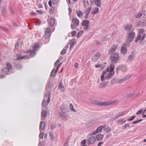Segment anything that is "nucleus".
Listing matches in <instances>:
<instances>
[{
  "label": "nucleus",
  "mask_w": 146,
  "mask_h": 146,
  "mask_svg": "<svg viewBox=\"0 0 146 146\" xmlns=\"http://www.w3.org/2000/svg\"><path fill=\"white\" fill-rule=\"evenodd\" d=\"M115 66L113 64H111L110 66L108 68L107 70L108 72H110L108 73L106 77V79L108 80L112 77L115 73L114 69Z\"/></svg>",
  "instance_id": "obj_1"
},
{
  "label": "nucleus",
  "mask_w": 146,
  "mask_h": 146,
  "mask_svg": "<svg viewBox=\"0 0 146 146\" xmlns=\"http://www.w3.org/2000/svg\"><path fill=\"white\" fill-rule=\"evenodd\" d=\"M50 92L48 91L46 92L42 103V105L44 107L48 105L50 102Z\"/></svg>",
  "instance_id": "obj_2"
},
{
  "label": "nucleus",
  "mask_w": 146,
  "mask_h": 146,
  "mask_svg": "<svg viewBox=\"0 0 146 146\" xmlns=\"http://www.w3.org/2000/svg\"><path fill=\"white\" fill-rule=\"evenodd\" d=\"M6 64V67L3 68L2 69V71L3 73L7 74L9 72L10 70L12 69V66L10 62H7Z\"/></svg>",
  "instance_id": "obj_3"
},
{
  "label": "nucleus",
  "mask_w": 146,
  "mask_h": 146,
  "mask_svg": "<svg viewBox=\"0 0 146 146\" xmlns=\"http://www.w3.org/2000/svg\"><path fill=\"white\" fill-rule=\"evenodd\" d=\"M119 58V55L117 53L111 54L110 59L111 60V64H115L118 62V60Z\"/></svg>",
  "instance_id": "obj_4"
},
{
  "label": "nucleus",
  "mask_w": 146,
  "mask_h": 146,
  "mask_svg": "<svg viewBox=\"0 0 146 146\" xmlns=\"http://www.w3.org/2000/svg\"><path fill=\"white\" fill-rule=\"evenodd\" d=\"M72 22L73 24L71 25V28L72 29H74V27H76L79 25V20L76 18H73L72 19Z\"/></svg>",
  "instance_id": "obj_5"
},
{
  "label": "nucleus",
  "mask_w": 146,
  "mask_h": 146,
  "mask_svg": "<svg viewBox=\"0 0 146 146\" xmlns=\"http://www.w3.org/2000/svg\"><path fill=\"white\" fill-rule=\"evenodd\" d=\"M119 70H121L123 72H126L127 71L128 68L127 67L125 66L119 65L116 68V72L117 73H118V71Z\"/></svg>",
  "instance_id": "obj_6"
},
{
  "label": "nucleus",
  "mask_w": 146,
  "mask_h": 146,
  "mask_svg": "<svg viewBox=\"0 0 146 146\" xmlns=\"http://www.w3.org/2000/svg\"><path fill=\"white\" fill-rule=\"evenodd\" d=\"M103 126H100L98 127L96 130L93 131L89 133V136H92L95 135L99 132H100L102 129L103 128Z\"/></svg>",
  "instance_id": "obj_7"
},
{
  "label": "nucleus",
  "mask_w": 146,
  "mask_h": 146,
  "mask_svg": "<svg viewBox=\"0 0 146 146\" xmlns=\"http://www.w3.org/2000/svg\"><path fill=\"white\" fill-rule=\"evenodd\" d=\"M131 75H128L127 76H125L123 77H122L121 78L119 79L118 80V82L119 84H121V83L124 82L126 80L129 79L131 77Z\"/></svg>",
  "instance_id": "obj_8"
},
{
  "label": "nucleus",
  "mask_w": 146,
  "mask_h": 146,
  "mask_svg": "<svg viewBox=\"0 0 146 146\" xmlns=\"http://www.w3.org/2000/svg\"><path fill=\"white\" fill-rule=\"evenodd\" d=\"M96 141V139L95 137L92 136L89 137L87 140L88 143L90 145L93 144Z\"/></svg>",
  "instance_id": "obj_9"
},
{
  "label": "nucleus",
  "mask_w": 146,
  "mask_h": 146,
  "mask_svg": "<svg viewBox=\"0 0 146 146\" xmlns=\"http://www.w3.org/2000/svg\"><path fill=\"white\" fill-rule=\"evenodd\" d=\"M68 107L67 105H62L60 109L62 113H66L68 109Z\"/></svg>",
  "instance_id": "obj_10"
},
{
  "label": "nucleus",
  "mask_w": 146,
  "mask_h": 146,
  "mask_svg": "<svg viewBox=\"0 0 146 146\" xmlns=\"http://www.w3.org/2000/svg\"><path fill=\"white\" fill-rule=\"evenodd\" d=\"M100 56V53L99 52L97 53L95 55L92 57V60L94 62H96Z\"/></svg>",
  "instance_id": "obj_11"
},
{
  "label": "nucleus",
  "mask_w": 146,
  "mask_h": 146,
  "mask_svg": "<svg viewBox=\"0 0 146 146\" xmlns=\"http://www.w3.org/2000/svg\"><path fill=\"white\" fill-rule=\"evenodd\" d=\"M117 48V46L116 45H114L112 46L109 52V54H111L112 53L114 52Z\"/></svg>",
  "instance_id": "obj_12"
},
{
  "label": "nucleus",
  "mask_w": 146,
  "mask_h": 146,
  "mask_svg": "<svg viewBox=\"0 0 146 146\" xmlns=\"http://www.w3.org/2000/svg\"><path fill=\"white\" fill-rule=\"evenodd\" d=\"M108 82H107L105 83L102 82L100 83L99 86V88L101 89L105 88L108 85Z\"/></svg>",
  "instance_id": "obj_13"
},
{
  "label": "nucleus",
  "mask_w": 146,
  "mask_h": 146,
  "mask_svg": "<svg viewBox=\"0 0 146 146\" xmlns=\"http://www.w3.org/2000/svg\"><path fill=\"white\" fill-rule=\"evenodd\" d=\"M133 26L129 24H127L124 26L125 29L127 31H129L132 28Z\"/></svg>",
  "instance_id": "obj_14"
},
{
  "label": "nucleus",
  "mask_w": 146,
  "mask_h": 146,
  "mask_svg": "<svg viewBox=\"0 0 146 146\" xmlns=\"http://www.w3.org/2000/svg\"><path fill=\"white\" fill-rule=\"evenodd\" d=\"M91 102L93 104L97 105L99 106H102V102H100L99 101H96L95 100H93Z\"/></svg>",
  "instance_id": "obj_15"
},
{
  "label": "nucleus",
  "mask_w": 146,
  "mask_h": 146,
  "mask_svg": "<svg viewBox=\"0 0 146 146\" xmlns=\"http://www.w3.org/2000/svg\"><path fill=\"white\" fill-rule=\"evenodd\" d=\"M16 56L17 58H16V60H19L21 59H23L25 58H27L28 57L27 56L24 55L23 56H21L20 54H17L16 55Z\"/></svg>",
  "instance_id": "obj_16"
},
{
  "label": "nucleus",
  "mask_w": 146,
  "mask_h": 146,
  "mask_svg": "<svg viewBox=\"0 0 146 146\" xmlns=\"http://www.w3.org/2000/svg\"><path fill=\"white\" fill-rule=\"evenodd\" d=\"M39 44L35 43L33 45V49L34 50H37L39 48Z\"/></svg>",
  "instance_id": "obj_17"
},
{
  "label": "nucleus",
  "mask_w": 146,
  "mask_h": 146,
  "mask_svg": "<svg viewBox=\"0 0 146 146\" xmlns=\"http://www.w3.org/2000/svg\"><path fill=\"white\" fill-rule=\"evenodd\" d=\"M144 30L143 29H140L139 30V33L140 34L139 36H145L146 35L145 34H143L144 32Z\"/></svg>",
  "instance_id": "obj_18"
},
{
  "label": "nucleus",
  "mask_w": 146,
  "mask_h": 146,
  "mask_svg": "<svg viewBox=\"0 0 146 146\" xmlns=\"http://www.w3.org/2000/svg\"><path fill=\"white\" fill-rule=\"evenodd\" d=\"M135 57V56L134 54L132 53L129 56L127 59V60L131 62L134 59Z\"/></svg>",
  "instance_id": "obj_19"
},
{
  "label": "nucleus",
  "mask_w": 146,
  "mask_h": 146,
  "mask_svg": "<svg viewBox=\"0 0 146 146\" xmlns=\"http://www.w3.org/2000/svg\"><path fill=\"white\" fill-rule=\"evenodd\" d=\"M59 89L62 92H64L65 90V88L63 86H62L61 81H60L58 85Z\"/></svg>",
  "instance_id": "obj_20"
},
{
  "label": "nucleus",
  "mask_w": 146,
  "mask_h": 146,
  "mask_svg": "<svg viewBox=\"0 0 146 146\" xmlns=\"http://www.w3.org/2000/svg\"><path fill=\"white\" fill-rule=\"evenodd\" d=\"M97 140L100 141L102 140L104 137V135L101 134H98L96 136Z\"/></svg>",
  "instance_id": "obj_21"
},
{
  "label": "nucleus",
  "mask_w": 146,
  "mask_h": 146,
  "mask_svg": "<svg viewBox=\"0 0 146 146\" xmlns=\"http://www.w3.org/2000/svg\"><path fill=\"white\" fill-rule=\"evenodd\" d=\"M45 36H50V30L49 28L46 29V30L45 32Z\"/></svg>",
  "instance_id": "obj_22"
},
{
  "label": "nucleus",
  "mask_w": 146,
  "mask_h": 146,
  "mask_svg": "<svg viewBox=\"0 0 146 146\" xmlns=\"http://www.w3.org/2000/svg\"><path fill=\"white\" fill-rule=\"evenodd\" d=\"M145 37H137L136 39L135 40V42H137L138 41L140 40V43H141L143 41Z\"/></svg>",
  "instance_id": "obj_23"
},
{
  "label": "nucleus",
  "mask_w": 146,
  "mask_h": 146,
  "mask_svg": "<svg viewBox=\"0 0 146 146\" xmlns=\"http://www.w3.org/2000/svg\"><path fill=\"white\" fill-rule=\"evenodd\" d=\"M45 123L44 121H41L40 124V127L42 129H44L45 126Z\"/></svg>",
  "instance_id": "obj_24"
},
{
  "label": "nucleus",
  "mask_w": 146,
  "mask_h": 146,
  "mask_svg": "<svg viewBox=\"0 0 146 146\" xmlns=\"http://www.w3.org/2000/svg\"><path fill=\"white\" fill-rule=\"evenodd\" d=\"M99 9L98 7H95L93 9L92 13L93 14H95L98 12Z\"/></svg>",
  "instance_id": "obj_25"
},
{
  "label": "nucleus",
  "mask_w": 146,
  "mask_h": 146,
  "mask_svg": "<svg viewBox=\"0 0 146 146\" xmlns=\"http://www.w3.org/2000/svg\"><path fill=\"white\" fill-rule=\"evenodd\" d=\"M127 51L126 48L124 46H122L121 49V52L122 54H125Z\"/></svg>",
  "instance_id": "obj_26"
},
{
  "label": "nucleus",
  "mask_w": 146,
  "mask_h": 146,
  "mask_svg": "<svg viewBox=\"0 0 146 146\" xmlns=\"http://www.w3.org/2000/svg\"><path fill=\"white\" fill-rule=\"evenodd\" d=\"M89 21L88 20H84L82 23V25L84 26H89Z\"/></svg>",
  "instance_id": "obj_27"
},
{
  "label": "nucleus",
  "mask_w": 146,
  "mask_h": 146,
  "mask_svg": "<svg viewBox=\"0 0 146 146\" xmlns=\"http://www.w3.org/2000/svg\"><path fill=\"white\" fill-rule=\"evenodd\" d=\"M59 115L60 116L61 118L62 119H64L66 118L67 116V115L66 114V113H59Z\"/></svg>",
  "instance_id": "obj_28"
},
{
  "label": "nucleus",
  "mask_w": 146,
  "mask_h": 146,
  "mask_svg": "<svg viewBox=\"0 0 146 146\" xmlns=\"http://www.w3.org/2000/svg\"><path fill=\"white\" fill-rule=\"evenodd\" d=\"M103 128L104 130L106 132H108L111 131V128L110 127H105Z\"/></svg>",
  "instance_id": "obj_29"
},
{
  "label": "nucleus",
  "mask_w": 146,
  "mask_h": 146,
  "mask_svg": "<svg viewBox=\"0 0 146 146\" xmlns=\"http://www.w3.org/2000/svg\"><path fill=\"white\" fill-rule=\"evenodd\" d=\"M55 23V19L54 18H51L50 19V25L51 26H54Z\"/></svg>",
  "instance_id": "obj_30"
},
{
  "label": "nucleus",
  "mask_w": 146,
  "mask_h": 146,
  "mask_svg": "<svg viewBox=\"0 0 146 146\" xmlns=\"http://www.w3.org/2000/svg\"><path fill=\"white\" fill-rule=\"evenodd\" d=\"M76 14L77 16L80 18L83 15L82 12L80 11H76Z\"/></svg>",
  "instance_id": "obj_31"
},
{
  "label": "nucleus",
  "mask_w": 146,
  "mask_h": 146,
  "mask_svg": "<svg viewBox=\"0 0 146 146\" xmlns=\"http://www.w3.org/2000/svg\"><path fill=\"white\" fill-rule=\"evenodd\" d=\"M70 108L71 110L74 112H76V111L74 108V106L72 104H70Z\"/></svg>",
  "instance_id": "obj_32"
},
{
  "label": "nucleus",
  "mask_w": 146,
  "mask_h": 146,
  "mask_svg": "<svg viewBox=\"0 0 146 146\" xmlns=\"http://www.w3.org/2000/svg\"><path fill=\"white\" fill-rule=\"evenodd\" d=\"M95 3L97 6L100 7L101 5L100 0H96Z\"/></svg>",
  "instance_id": "obj_33"
},
{
  "label": "nucleus",
  "mask_w": 146,
  "mask_h": 146,
  "mask_svg": "<svg viewBox=\"0 0 146 146\" xmlns=\"http://www.w3.org/2000/svg\"><path fill=\"white\" fill-rule=\"evenodd\" d=\"M111 105V103L108 101L102 102V106H108Z\"/></svg>",
  "instance_id": "obj_34"
},
{
  "label": "nucleus",
  "mask_w": 146,
  "mask_h": 146,
  "mask_svg": "<svg viewBox=\"0 0 146 146\" xmlns=\"http://www.w3.org/2000/svg\"><path fill=\"white\" fill-rule=\"evenodd\" d=\"M88 0H83L84 5L85 7L86 8V6H88L89 5V2L88 1Z\"/></svg>",
  "instance_id": "obj_35"
},
{
  "label": "nucleus",
  "mask_w": 146,
  "mask_h": 146,
  "mask_svg": "<svg viewBox=\"0 0 146 146\" xmlns=\"http://www.w3.org/2000/svg\"><path fill=\"white\" fill-rule=\"evenodd\" d=\"M55 69H54L52 71L50 74V76L51 77H53L55 76V74L56 73H55Z\"/></svg>",
  "instance_id": "obj_36"
},
{
  "label": "nucleus",
  "mask_w": 146,
  "mask_h": 146,
  "mask_svg": "<svg viewBox=\"0 0 146 146\" xmlns=\"http://www.w3.org/2000/svg\"><path fill=\"white\" fill-rule=\"evenodd\" d=\"M47 113V111H46L43 110L41 113L42 117H46Z\"/></svg>",
  "instance_id": "obj_37"
},
{
  "label": "nucleus",
  "mask_w": 146,
  "mask_h": 146,
  "mask_svg": "<svg viewBox=\"0 0 146 146\" xmlns=\"http://www.w3.org/2000/svg\"><path fill=\"white\" fill-rule=\"evenodd\" d=\"M36 52L34 50H32L30 53V55L31 57H33L35 54Z\"/></svg>",
  "instance_id": "obj_38"
},
{
  "label": "nucleus",
  "mask_w": 146,
  "mask_h": 146,
  "mask_svg": "<svg viewBox=\"0 0 146 146\" xmlns=\"http://www.w3.org/2000/svg\"><path fill=\"white\" fill-rule=\"evenodd\" d=\"M134 37H127V41L129 43L132 42L134 39Z\"/></svg>",
  "instance_id": "obj_39"
},
{
  "label": "nucleus",
  "mask_w": 146,
  "mask_h": 146,
  "mask_svg": "<svg viewBox=\"0 0 146 146\" xmlns=\"http://www.w3.org/2000/svg\"><path fill=\"white\" fill-rule=\"evenodd\" d=\"M120 116V114L119 113H118L116 114V116L115 117L112 118V120H114L115 119H117V118H118Z\"/></svg>",
  "instance_id": "obj_40"
},
{
  "label": "nucleus",
  "mask_w": 146,
  "mask_h": 146,
  "mask_svg": "<svg viewBox=\"0 0 146 146\" xmlns=\"http://www.w3.org/2000/svg\"><path fill=\"white\" fill-rule=\"evenodd\" d=\"M66 50L65 49H63L61 52L60 54L62 55H64L66 53Z\"/></svg>",
  "instance_id": "obj_41"
},
{
  "label": "nucleus",
  "mask_w": 146,
  "mask_h": 146,
  "mask_svg": "<svg viewBox=\"0 0 146 146\" xmlns=\"http://www.w3.org/2000/svg\"><path fill=\"white\" fill-rule=\"evenodd\" d=\"M76 42L75 39H72L70 42L69 43L70 44H72L74 45Z\"/></svg>",
  "instance_id": "obj_42"
},
{
  "label": "nucleus",
  "mask_w": 146,
  "mask_h": 146,
  "mask_svg": "<svg viewBox=\"0 0 146 146\" xmlns=\"http://www.w3.org/2000/svg\"><path fill=\"white\" fill-rule=\"evenodd\" d=\"M92 8L91 7H89L88 8L86 11V13H88V14H89Z\"/></svg>",
  "instance_id": "obj_43"
},
{
  "label": "nucleus",
  "mask_w": 146,
  "mask_h": 146,
  "mask_svg": "<svg viewBox=\"0 0 146 146\" xmlns=\"http://www.w3.org/2000/svg\"><path fill=\"white\" fill-rule=\"evenodd\" d=\"M44 135V133L43 132H42L40 133L39 135V138L40 139H42L43 138Z\"/></svg>",
  "instance_id": "obj_44"
},
{
  "label": "nucleus",
  "mask_w": 146,
  "mask_h": 146,
  "mask_svg": "<svg viewBox=\"0 0 146 146\" xmlns=\"http://www.w3.org/2000/svg\"><path fill=\"white\" fill-rule=\"evenodd\" d=\"M95 67L96 68H100V67H102V69H103V68H104V66L102 67V65L101 64H96V65Z\"/></svg>",
  "instance_id": "obj_45"
},
{
  "label": "nucleus",
  "mask_w": 146,
  "mask_h": 146,
  "mask_svg": "<svg viewBox=\"0 0 146 146\" xmlns=\"http://www.w3.org/2000/svg\"><path fill=\"white\" fill-rule=\"evenodd\" d=\"M135 35V33L134 32L132 31L129 33L128 36H134Z\"/></svg>",
  "instance_id": "obj_46"
},
{
  "label": "nucleus",
  "mask_w": 146,
  "mask_h": 146,
  "mask_svg": "<svg viewBox=\"0 0 146 146\" xmlns=\"http://www.w3.org/2000/svg\"><path fill=\"white\" fill-rule=\"evenodd\" d=\"M53 4L56 5L59 2V0H52Z\"/></svg>",
  "instance_id": "obj_47"
},
{
  "label": "nucleus",
  "mask_w": 146,
  "mask_h": 146,
  "mask_svg": "<svg viewBox=\"0 0 146 146\" xmlns=\"http://www.w3.org/2000/svg\"><path fill=\"white\" fill-rule=\"evenodd\" d=\"M53 134V133L52 132L49 133V135L50 137V138L52 140L54 139Z\"/></svg>",
  "instance_id": "obj_48"
},
{
  "label": "nucleus",
  "mask_w": 146,
  "mask_h": 146,
  "mask_svg": "<svg viewBox=\"0 0 146 146\" xmlns=\"http://www.w3.org/2000/svg\"><path fill=\"white\" fill-rule=\"evenodd\" d=\"M142 121V119L137 120L135 121H134V122L133 123V124H135L137 123L140 122H141V121Z\"/></svg>",
  "instance_id": "obj_49"
},
{
  "label": "nucleus",
  "mask_w": 146,
  "mask_h": 146,
  "mask_svg": "<svg viewBox=\"0 0 146 146\" xmlns=\"http://www.w3.org/2000/svg\"><path fill=\"white\" fill-rule=\"evenodd\" d=\"M16 68L19 69H20L21 67V64L19 63H18L16 65Z\"/></svg>",
  "instance_id": "obj_50"
},
{
  "label": "nucleus",
  "mask_w": 146,
  "mask_h": 146,
  "mask_svg": "<svg viewBox=\"0 0 146 146\" xmlns=\"http://www.w3.org/2000/svg\"><path fill=\"white\" fill-rule=\"evenodd\" d=\"M76 34V31H73L71 32V35L72 36H75Z\"/></svg>",
  "instance_id": "obj_51"
},
{
  "label": "nucleus",
  "mask_w": 146,
  "mask_h": 146,
  "mask_svg": "<svg viewBox=\"0 0 146 146\" xmlns=\"http://www.w3.org/2000/svg\"><path fill=\"white\" fill-rule=\"evenodd\" d=\"M135 115H133L130 118L127 119V120L128 121H131L133 120L135 118Z\"/></svg>",
  "instance_id": "obj_52"
},
{
  "label": "nucleus",
  "mask_w": 146,
  "mask_h": 146,
  "mask_svg": "<svg viewBox=\"0 0 146 146\" xmlns=\"http://www.w3.org/2000/svg\"><path fill=\"white\" fill-rule=\"evenodd\" d=\"M83 33V31H81L80 32H79L77 34V35L76 36H81L82 34Z\"/></svg>",
  "instance_id": "obj_53"
},
{
  "label": "nucleus",
  "mask_w": 146,
  "mask_h": 146,
  "mask_svg": "<svg viewBox=\"0 0 146 146\" xmlns=\"http://www.w3.org/2000/svg\"><path fill=\"white\" fill-rule=\"evenodd\" d=\"M62 64V62L60 63L59 64L58 66H57V67L56 68V69L55 70H55V73H57V71H58V69H59V67L61 65V64Z\"/></svg>",
  "instance_id": "obj_54"
},
{
  "label": "nucleus",
  "mask_w": 146,
  "mask_h": 146,
  "mask_svg": "<svg viewBox=\"0 0 146 146\" xmlns=\"http://www.w3.org/2000/svg\"><path fill=\"white\" fill-rule=\"evenodd\" d=\"M129 125L128 123H126L125 124L123 127V128L125 129L127 127H128L129 126Z\"/></svg>",
  "instance_id": "obj_55"
},
{
  "label": "nucleus",
  "mask_w": 146,
  "mask_h": 146,
  "mask_svg": "<svg viewBox=\"0 0 146 146\" xmlns=\"http://www.w3.org/2000/svg\"><path fill=\"white\" fill-rule=\"evenodd\" d=\"M129 42L127 41L123 45L124 46H129Z\"/></svg>",
  "instance_id": "obj_56"
},
{
  "label": "nucleus",
  "mask_w": 146,
  "mask_h": 146,
  "mask_svg": "<svg viewBox=\"0 0 146 146\" xmlns=\"http://www.w3.org/2000/svg\"><path fill=\"white\" fill-rule=\"evenodd\" d=\"M86 139H84L81 141V144L82 145H85V144L86 143Z\"/></svg>",
  "instance_id": "obj_57"
},
{
  "label": "nucleus",
  "mask_w": 146,
  "mask_h": 146,
  "mask_svg": "<svg viewBox=\"0 0 146 146\" xmlns=\"http://www.w3.org/2000/svg\"><path fill=\"white\" fill-rule=\"evenodd\" d=\"M105 78H104V74L102 75L101 76V80L102 81H104L105 80Z\"/></svg>",
  "instance_id": "obj_58"
},
{
  "label": "nucleus",
  "mask_w": 146,
  "mask_h": 146,
  "mask_svg": "<svg viewBox=\"0 0 146 146\" xmlns=\"http://www.w3.org/2000/svg\"><path fill=\"white\" fill-rule=\"evenodd\" d=\"M0 27L5 31H8L7 29L4 27Z\"/></svg>",
  "instance_id": "obj_59"
},
{
  "label": "nucleus",
  "mask_w": 146,
  "mask_h": 146,
  "mask_svg": "<svg viewBox=\"0 0 146 146\" xmlns=\"http://www.w3.org/2000/svg\"><path fill=\"white\" fill-rule=\"evenodd\" d=\"M143 111V109H140L136 113V114L138 115L140 114Z\"/></svg>",
  "instance_id": "obj_60"
},
{
  "label": "nucleus",
  "mask_w": 146,
  "mask_h": 146,
  "mask_svg": "<svg viewBox=\"0 0 146 146\" xmlns=\"http://www.w3.org/2000/svg\"><path fill=\"white\" fill-rule=\"evenodd\" d=\"M60 61L59 60H57L56 62H55L54 64V66H56L57 65V64L60 62Z\"/></svg>",
  "instance_id": "obj_61"
},
{
  "label": "nucleus",
  "mask_w": 146,
  "mask_h": 146,
  "mask_svg": "<svg viewBox=\"0 0 146 146\" xmlns=\"http://www.w3.org/2000/svg\"><path fill=\"white\" fill-rule=\"evenodd\" d=\"M142 13H139L137 15L136 17L137 18H139L142 16Z\"/></svg>",
  "instance_id": "obj_62"
},
{
  "label": "nucleus",
  "mask_w": 146,
  "mask_h": 146,
  "mask_svg": "<svg viewBox=\"0 0 146 146\" xmlns=\"http://www.w3.org/2000/svg\"><path fill=\"white\" fill-rule=\"evenodd\" d=\"M19 47V45L18 43H17L15 45V50H17Z\"/></svg>",
  "instance_id": "obj_63"
},
{
  "label": "nucleus",
  "mask_w": 146,
  "mask_h": 146,
  "mask_svg": "<svg viewBox=\"0 0 146 146\" xmlns=\"http://www.w3.org/2000/svg\"><path fill=\"white\" fill-rule=\"evenodd\" d=\"M48 3V5H49V6L50 7H51L52 5V1L51 0H49V1Z\"/></svg>",
  "instance_id": "obj_64"
}]
</instances>
